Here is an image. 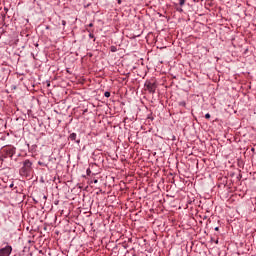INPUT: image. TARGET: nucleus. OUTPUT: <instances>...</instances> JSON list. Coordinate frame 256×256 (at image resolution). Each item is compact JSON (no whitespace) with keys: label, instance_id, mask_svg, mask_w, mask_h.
<instances>
[{"label":"nucleus","instance_id":"aec40b11","mask_svg":"<svg viewBox=\"0 0 256 256\" xmlns=\"http://www.w3.org/2000/svg\"><path fill=\"white\" fill-rule=\"evenodd\" d=\"M219 243V240H216V244Z\"/></svg>","mask_w":256,"mask_h":256},{"label":"nucleus","instance_id":"ddd939ff","mask_svg":"<svg viewBox=\"0 0 256 256\" xmlns=\"http://www.w3.org/2000/svg\"><path fill=\"white\" fill-rule=\"evenodd\" d=\"M89 37H90V39H95V35H93V33H90Z\"/></svg>","mask_w":256,"mask_h":256},{"label":"nucleus","instance_id":"dca6fc26","mask_svg":"<svg viewBox=\"0 0 256 256\" xmlns=\"http://www.w3.org/2000/svg\"><path fill=\"white\" fill-rule=\"evenodd\" d=\"M88 27H93V23H90V24L88 25Z\"/></svg>","mask_w":256,"mask_h":256},{"label":"nucleus","instance_id":"2eb2a0df","mask_svg":"<svg viewBox=\"0 0 256 256\" xmlns=\"http://www.w3.org/2000/svg\"><path fill=\"white\" fill-rule=\"evenodd\" d=\"M91 173V169L87 170V175H89Z\"/></svg>","mask_w":256,"mask_h":256},{"label":"nucleus","instance_id":"4be33fe9","mask_svg":"<svg viewBox=\"0 0 256 256\" xmlns=\"http://www.w3.org/2000/svg\"><path fill=\"white\" fill-rule=\"evenodd\" d=\"M10 187H13V184H11Z\"/></svg>","mask_w":256,"mask_h":256},{"label":"nucleus","instance_id":"9d476101","mask_svg":"<svg viewBox=\"0 0 256 256\" xmlns=\"http://www.w3.org/2000/svg\"><path fill=\"white\" fill-rule=\"evenodd\" d=\"M179 5L183 7V5H185V0H180Z\"/></svg>","mask_w":256,"mask_h":256},{"label":"nucleus","instance_id":"7ed1b4c3","mask_svg":"<svg viewBox=\"0 0 256 256\" xmlns=\"http://www.w3.org/2000/svg\"><path fill=\"white\" fill-rule=\"evenodd\" d=\"M146 91L154 95L155 91H157V83L155 81L147 80L144 84Z\"/></svg>","mask_w":256,"mask_h":256},{"label":"nucleus","instance_id":"0eeeda50","mask_svg":"<svg viewBox=\"0 0 256 256\" xmlns=\"http://www.w3.org/2000/svg\"><path fill=\"white\" fill-rule=\"evenodd\" d=\"M38 165H40V167H47V164L41 161L38 162Z\"/></svg>","mask_w":256,"mask_h":256},{"label":"nucleus","instance_id":"6ab92c4d","mask_svg":"<svg viewBox=\"0 0 256 256\" xmlns=\"http://www.w3.org/2000/svg\"><path fill=\"white\" fill-rule=\"evenodd\" d=\"M2 17H3V19H5V14H3V16H2Z\"/></svg>","mask_w":256,"mask_h":256},{"label":"nucleus","instance_id":"423d86ee","mask_svg":"<svg viewBox=\"0 0 256 256\" xmlns=\"http://www.w3.org/2000/svg\"><path fill=\"white\" fill-rule=\"evenodd\" d=\"M110 51H111L112 53H117V46H111V47H110Z\"/></svg>","mask_w":256,"mask_h":256},{"label":"nucleus","instance_id":"f8f14e48","mask_svg":"<svg viewBox=\"0 0 256 256\" xmlns=\"http://www.w3.org/2000/svg\"><path fill=\"white\" fill-rule=\"evenodd\" d=\"M61 23H62L63 27H65L67 25V21H65V20H62Z\"/></svg>","mask_w":256,"mask_h":256},{"label":"nucleus","instance_id":"412c9836","mask_svg":"<svg viewBox=\"0 0 256 256\" xmlns=\"http://www.w3.org/2000/svg\"><path fill=\"white\" fill-rule=\"evenodd\" d=\"M179 11H183V9H179Z\"/></svg>","mask_w":256,"mask_h":256},{"label":"nucleus","instance_id":"a211bd4d","mask_svg":"<svg viewBox=\"0 0 256 256\" xmlns=\"http://www.w3.org/2000/svg\"><path fill=\"white\" fill-rule=\"evenodd\" d=\"M119 5H121V0H118Z\"/></svg>","mask_w":256,"mask_h":256},{"label":"nucleus","instance_id":"1a4fd4ad","mask_svg":"<svg viewBox=\"0 0 256 256\" xmlns=\"http://www.w3.org/2000/svg\"><path fill=\"white\" fill-rule=\"evenodd\" d=\"M180 107H186L187 103L185 101L179 102Z\"/></svg>","mask_w":256,"mask_h":256},{"label":"nucleus","instance_id":"4468645a","mask_svg":"<svg viewBox=\"0 0 256 256\" xmlns=\"http://www.w3.org/2000/svg\"><path fill=\"white\" fill-rule=\"evenodd\" d=\"M91 183H99V180H97V179H94L93 181H91Z\"/></svg>","mask_w":256,"mask_h":256},{"label":"nucleus","instance_id":"20e7f679","mask_svg":"<svg viewBox=\"0 0 256 256\" xmlns=\"http://www.w3.org/2000/svg\"><path fill=\"white\" fill-rule=\"evenodd\" d=\"M13 251V247L6 246L4 248L0 249V256H9L11 255V252Z\"/></svg>","mask_w":256,"mask_h":256},{"label":"nucleus","instance_id":"9b49d317","mask_svg":"<svg viewBox=\"0 0 256 256\" xmlns=\"http://www.w3.org/2000/svg\"><path fill=\"white\" fill-rule=\"evenodd\" d=\"M205 119H211V114L207 113V114L205 115Z\"/></svg>","mask_w":256,"mask_h":256},{"label":"nucleus","instance_id":"f03ea898","mask_svg":"<svg viewBox=\"0 0 256 256\" xmlns=\"http://www.w3.org/2000/svg\"><path fill=\"white\" fill-rule=\"evenodd\" d=\"M17 153V148L14 146H4L0 151V163L3 164L5 159H11Z\"/></svg>","mask_w":256,"mask_h":256},{"label":"nucleus","instance_id":"39448f33","mask_svg":"<svg viewBox=\"0 0 256 256\" xmlns=\"http://www.w3.org/2000/svg\"><path fill=\"white\" fill-rule=\"evenodd\" d=\"M69 139H70V141H76V143H77L78 145L81 143V140H80V139L77 140V134H76V133H71V134L69 135Z\"/></svg>","mask_w":256,"mask_h":256},{"label":"nucleus","instance_id":"f257e3e1","mask_svg":"<svg viewBox=\"0 0 256 256\" xmlns=\"http://www.w3.org/2000/svg\"><path fill=\"white\" fill-rule=\"evenodd\" d=\"M35 161L33 160V158H27L24 159L21 162V168L19 169V175H21V177H29L31 175V173H33V163Z\"/></svg>","mask_w":256,"mask_h":256},{"label":"nucleus","instance_id":"6e6552de","mask_svg":"<svg viewBox=\"0 0 256 256\" xmlns=\"http://www.w3.org/2000/svg\"><path fill=\"white\" fill-rule=\"evenodd\" d=\"M104 97H111V92L106 91V92L104 93Z\"/></svg>","mask_w":256,"mask_h":256},{"label":"nucleus","instance_id":"f3484780","mask_svg":"<svg viewBox=\"0 0 256 256\" xmlns=\"http://www.w3.org/2000/svg\"><path fill=\"white\" fill-rule=\"evenodd\" d=\"M215 231H219V227H216V228H215Z\"/></svg>","mask_w":256,"mask_h":256}]
</instances>
